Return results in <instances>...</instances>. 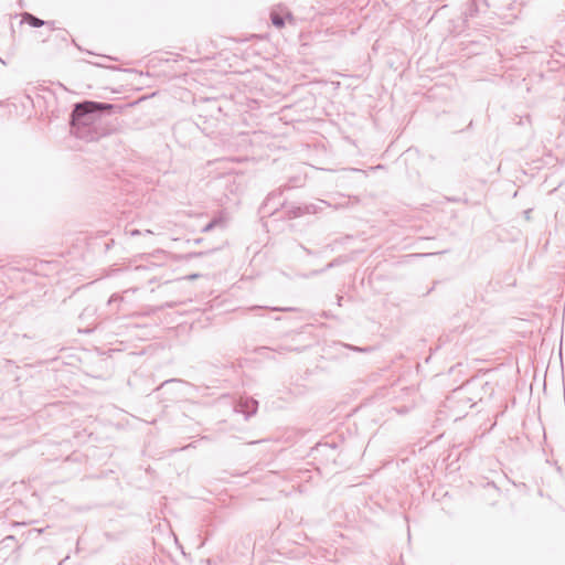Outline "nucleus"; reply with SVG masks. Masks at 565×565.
I'll use <instances>...</instances> for the list:
<instances>
[{"mask_svg": "<svg viewBox=\"0 0 565 565\" xmlns=\"http://www.w3.org/2000/svg\"><path fill=\"white\" fill-rule=\"evenodd\" d=\"M114 105L111 104H100L95 102H84L82 104L76 105L73 116L75 118H81L86 114L94 113L97 110H111Z\"/></svg>", "mask_w": 565, "mask_h": 565, "instance_id": "f257e3e1", "label": "nucleus"}, {"mask_svg": "<svg viewBox=\"0 0 565 565\" xmlns=\"http://www.w3.org/2000/svg\"><path fill=\"white\" fill-rule=\"evenodd\" d=\"M22 21L28 23L31 26L39 28L44 24V22L32 14L25 13L22 18Z\"/></svg>", "mask_w": 565, "mask_h": 565, "instance_id": "f03ea898", "label": "nucleus"}, {"mask_svg": "<svg viewBox=\"0 0 565 565\" xmlns=\"http://www.w3.org/2000/svg\"><path fill=\"white\" fill-rule=\"evenodd\" d=\"M270 19H271V22L277 28H282L285 25V21L282 19V17H280L278 13L276 12H273L270 14Z\"/></svg>", "mask_w": 565, "mask_h": 565, "instance_id": "7ed1b4c3", "label": "nucleus"}]
</instances>
